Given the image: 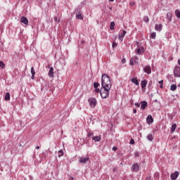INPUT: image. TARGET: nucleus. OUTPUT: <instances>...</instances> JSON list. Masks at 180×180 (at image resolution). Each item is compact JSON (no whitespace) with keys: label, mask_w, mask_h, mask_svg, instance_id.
Wrapping results in <instances>:
<instances>
[{"label":"nucleus","mask_w":180,"mask_h":180,"mask_svg":"<svg viewBox=\"0 0 180 180\" xmlns=\"http://www.w3.org/2000/svg\"><path fill=\"white\" fill-rule=\"evenodd\" d=\"M126 33H127L126 30H122V32L120 36L124 37V36H126Z\"/></svg>","instance_id":"29"},{"label":"nucleus","mask_w":180,"mask_h":180,"mask_svg":"<svg viewBox=\"0 0 180 180\" xmlns=\"http://www.w3.org/2000/svg\"><path fill=\"white\" fill-rule=\"evenodd\" d=\"M63 155H64V153L63 152V150H59L58 157H63Z\"/></svg>","instance_id":"28"},{"label":"nucleus","mask_w":180,"mask_h":180,"mask_svg":"<svg viewBox=\"0 0 180 180\" xmlns=\"http://www.w3.org/2000/svg\"><path fill=\"white\" fill-rule=\"evenodd\" d=\"M141 109L142 110H144V109H146V108H147V101H142L141 103Z\"/></svg>","instance_id":"15"},{"label":"nucleus","mask_w":180,"mask_h":180,"mask_svg":"<svg viewBox=\"0 0 180 180\" xmlns=\"http://www.w3.org/2000/svg\"><path fill=\"white\" fill-rule=\"evenodd\" d=\"M31 79H34V75H36V72L34 71V68L33 67L31 68Z\"/></svg>","instance_id":"17"},{"label":"nucleus","mask_w":180,"mask_h":180,"mask_svg":"<svg viewBox=\"0 0 180 180\" xmlns=\"http://www.w3.org/2000/svg\"><path fill=\"white\" fill-rule=\"evenodd\" d=\"M98 86H99V83H98V82H94V87L95 89H96V88H98Z\"/></svg>","instance_id":"31"},{"label":"nucleus","mask_w":180,"mask_h":180,"mask_svg":"<svg viewBox=\"0 0 180 180\" xmlns=\"http://www.w3.org/2000/svg\"><path fill=\"white\" fill-rule=\"evenodd\" d=\"M112 88V82H110V77L107 74H104L101 77V89L100 95L103 99L109 98V91Z\"/></svg>","instance_id":"1"},{"label":"nucleus","mask_w":180,"mask_h":180,"mask_svg":"<svg viewBox=\"0 0 180 180\" xmlns=\"http://www.w3.org/2000/svg\"><path fill=\"white\" fill-rule=\"evenodd\" d=\"M129 5H131V6H134V2H131Z\"/></svg>","instance_id":"45"},{"label":"nucleus","mask_w":180,"mask_h":180,"mask_svg":"<svg viewBox=\"0 0 180 180\" xmlns=\"http://www.w3.org/2000/svg\"><path fill=\"white\" fill-rule=\"evenodd\" d=\"M134 64H139V58H137V57H134L131 58L130 65H133Z\"/></svg>","instance_id":"7"},{"label":"nucleus","mask_w":180,"mask_h":180,"mask_svg":"<svg viewBox=\"0 0 180 180\" xmlns=\"http://www.w3.org/2000/svg\"><path fill=\"white\" fill-rule=\"evenodd\" d=\"M174 77H176L177 78H180V67L176 66L174 68Z\"/></svg>","instance_id":"2"},{"label":"nucleus","mask_w":180,"mask_h":180,"mask_svg":"<svg viewBox=\"0 0 180 180\" xmlns=\"http://www.w3.org/2000/svg\"><path fill=\"white\" fill-rule=\"evenodd\" d=\"M148 20H149V19H148V16H145V17L143 18V21H145L146 23H148Z\"/></svg>","instance_id":"32"},{"label":"nucleus","mask_w":180,"mask_h":180,"mask_svg":"<svg viewBox=\"0 0 180 180\" xmlns=\"http://www.w3.org/2000/svg\"><path fill=\"white\" fill-rule=\"evenodd\" d=\"M130 144H134V139H131Z\"/></svg>","instance_id":"43"},{"label":"nucleus","mask_w":180,"mask_h":180,"mask_svg":"<svg viewBox=\"0 0 180 180\" xmlns=\"http://www.w3.org/2000/svg\"><path fill=\"white\" fill-rule=\"evenodd\" d=\"M118 39H119V40H120L121 41H123V37H122L121 35H119Z\"/></svg>","instance_id":"40"},{"label":"nucleus","mask_w":180,"mask_h":180,"mask_svg":"<svg viewBox=\"0 0 180 180\" xmlns=\"http://www.w3.org/2000/svg\"><path fill=\"white\" fill-rule=\"evenodd\" d=\"M141 53H144V47L139 46L136 49V54H141Z\"/></svg>","instance_id":"11"},{"label":"nucleus","mask_w":180,"mask_h":180,"mask_svg":"<svg viewBox=\"0 0 180 180\" xmlns=\"http://www.w3.org/2000/svg\"><path fill=\"white\" fill-rule=\"evenodd\" d=\"M110 2H113L115 0H109Z\"/></svg>","instance_id":"48"},{"label":"nucleus","mask_w":180,"mask_h":180,"mask_svg":"<svg viewBox=\"0 0 180 180\" xmlns=\"http://www.w3.org/2000/svg\"><path fill=\"white\" fill-rule=\"evenodd\" d=\"M117 150V148L116 147V146H114L113 148H112V150L113 151H116Z\"/></svg>","instance_id":"44"},{"label":"nucleus","mask_w":180,"mask_h":180,"mask_svg":"<svg viewBox=\"0 0 180 180\" xmlns=\"http://www.w3.org/2000/svg\"><path fill=\"white\" fill-rule=\"evenodd\" d=\"M170 91H176V84H172L170 86Z\"/></svg>","instance_id":"21"},{"label":"nucleus","mask_w":180,"mask_h":180,"mask_svg":"<svg viewBox=\"0 0 180 180\" xmlns=\"http://www.w3.org/2000/svg\"><path fill=\"white\" fill-rule=\"evenodd\" d=\"M49 76L51 77V78H53V77H54V68L53 67H51L50 68V70L49 71Z\"/></svg>","instance_id":"12"},{"label":"nucleus","mask_w":180,"mask_h":180,"mask_svg":"<svg viewBox=\"0 0 180 180\" xmlns=\"http://www.w3.org/2000/svg\"><path fill=\"white\" fill-rule=\"evenodd\" d=\"M131 81H132L133 84H135V85H139V80H137V79L133 78L131 79Z\"/></svg>","instance_id":"27"},{"label":"nucleus","mask_w":180,"mask_h":180,"mask_svg":"<svg viewBox=\"0 0 180 180\" xmlns=\"http://www.w3.org/2000/svg\"><path fill=\"white\" fill-rule=\"evenodd\" d=\"M76 19H80V20H82L83 18H82V14H81V13H78L76 14Z\"/></svg>","instance_id":"22"},{"label":"nucleus","mask_w":180,"mask_h":180,"mask_svg":"<svg viewBox=\"0 0 180 180\" xmlns=\"http://www.w3.org/2000/svg\"><path fill=\"white\" fill-rule=\"evenodd\" d=\"M112 49L117 47V44L116 42H113L112 44Z\"/></svg>","instance_id":"34"},{"label":"nucleus","mask_w":180,"mask_h":180,"mask_svg":"<svg viewBox=\"0 0 180 180\" xmlns=\"http://www.w3.org/2000/svg\"><path fill=\"white\" fill-rule=\"evenodd\" d=\"M179 88H180V83L178 84Z\"/></svg>","instance_id":"49"},{"label":"nucleus","mask_w":180,"mask_h":180,"mask_svg":"<svg viewBox=\"0 0 180 180\" xmlns=\"http://www.w3.org/2000/svg\"><path fill=\"white\" fill-rule=\"evenodd\" d=\"M142 89H146V86H147V80H143L141 82Z\"/></svg>","instance_id":"14"},{"label":"nucleus","mask_w":180,"mask_h":180,"mask_svg":"<svg viewBox=\"0 0 180 180\" xmlns=\"http://www.w3.org/2000/svg\"><path fill=\"white\" fill-rule=\"evenodd\" d=\"M0 67L1 68H5V63L3 61H0Z\"/></svg>","instance_id":"30"},{"label":"nucleus","mask_w":180,"mask_h":180,"mask_svg":"<svg viewBox=\"0 0 180 180\" xmlns=\"http://www.w3.org/2000/svg\"><path fill=\"white\" fill-rule=\"evenodd\" d=\"M143 71L148 75L151 74V66L146 65L143 67Z\"/></svg>","instance_id":"5"},{"label":"nucleus","mask_w":180,"mask_h":180,"mask_svg":"<svg viewBox=\"0 0 180 180\" xmlns=\"http://www.w3.org/2000/svg\"><path fill=\"white\" fill-rule=\"evenodd\" d=\"M176 129V124H173L172 125V128L170 129V132L171 133H174V131H175Z\"/></svg>","instance_id":"18"},{"label":"nucleus","mask_w":180,"mask_h":180,"mask_svg":"<svg viewBox=\"0 0 180 180\" xmlns=\"http://www.w3.org/2000/svg\"><path fill=\"white\" fill-rule=\"evenodd\" d=\"M20 22H21V23H24V25H25L26 26H27V25H29V20H27V18L26 17H22L20 18Z\"/></svg>","instance_id":"9"},{"label":"nucleus","mask_w":180,"mask_h":180,"mask_svg":"<svg viewBox=\"0 0 180 180\" xmlns=\"http://www.w3.org/2000/svg\"><path fill=\"white\" fill-rule=\"evenodd\" d=\"M122 63L123 64H126V59L125 58L122 59Z\"/></svg>","instance_id":"41"},{"label":"nucleus","mask_w":180,"mask_h":180,"mask_svg":"<svg viewBox=\"0 0 180 180\" xmlns=\"http://www.w3.org/2000/svg\"><path fill=\"white\" fill-rule=\"evenodd\" d=\"M146 122L148 124H152L153 122H154V120L153 119V116L148 115L146 118Z\"/></svg>","instance_id":"10"},{"label":"nucleus","mask_w":180,"mask_h":180,"mask_svg":"<svg viewBox=\"0 0 180 180\" xmlns=\"http://www.w3.org/2000/svg\"><path fill=\"white\" fill-rule=\"evenodd\" d=\"M148 180H150V179Z\"/></svg>","instance_id":"51"},{"label":"nucleus","mask_w":180,"mask_h":180,"mask_svg":"<svg viewBox=\"0 0 180 180\" xmlns=\"http://www.w3.org/2000/svg\"><path fill=\"white\" fill-rule=\"evenodd\" d=\"M155 30H157L158 32H161L162 30V25L161 24H156L155 25Z\"/></svg>","instance_id":"13"},{"label":"nucleus","mask_w":180,"mask_h":180,"mask_svg":"<svg viewBox=\"0 0 180 180\" xmlns=\"http://www.w3.org/2000/svg\"><path fill=\"white\" fill-rule=\"evenodd\" d=\"M110 30H115V22H110Z\"/></svg>","instance_id":"26"},{"label":"nucleus","mask_w":180,"mask_h":180,"mask_svg":"<svg viewBox=\"0 0 180 180\" xmlns=\"http://www.w3.org/2000/svg\"><path fill=\"white\" fill-rule=\"evenodd\" d=\"M175 15L178 19H180V11L179 10H176L175 11Z\"/></svg>","instance_id":"25"},{"label":"nucleus","mask_w":180,"mask_h":180,"mask_svg":"<svg viewBox=\"0 0 180 180\" xmlns=\"http://www.w3.org/2000/svg\"><path fill=\"white\" fill-rule=\"evenodd\" d=\"M167 18L168 19V20H172V14H171V13H167Z\"/></svg>","instance_id":"20"},{"label":"nucleus","mask_w":180,"mask_h":180,"mask_svg":"<svg viewBox=\"0 0 180 180\" xmlns=\"http://www.w3.org/2000/svg\"><path fill=\"white\" fill-rule=\"evenodd\" d=\"M155 36H156L155 32H153V33L150 34V37H151L152 39H155Z\"/></svg>","instance_id":"33"},{"label":"nucleus","mask_w":180,"mask_h":180,"mask_svg":"<svg viewBox=\"0 0 180 180\" xmlns=\"http://www.w3.org/2000/svg\"><path fill=\"white\" fill-rule=\"evenodd\" d=\"M133 113H137V110L134 109V110H133Z\"/></svg>","instance_id":"46"},{"label":"nucleus","mask_w":180,"mask_h":180,"mask_svg":"<svg viewBox=\"0 0 180 180\" xmlns=\"http://www.w3.org/2000/svg\"><path fill=\"white\" fill-rule=\"evenodd\" d=\"M162 82H164V81H163V80H160V81L159 82V84H160V88H161V89H162V88H163Z\"/></svg>","instance_id":"35"},{"label":"nucleus","mask_w":180,"mask_h":180,"mask_svg":"<svg viewBox=\"0 0 180 180\" xmlns=\"http://www.w3.org/2000/svg\"><path fill=\"white\" fill-rule=\"evenodd\" d=\"M95 92H96V94H99V92L101 93V89H98V88H96V89H95Z\"/></svg>","instance_id":"36"},{"label":"nucleus","mask_w":180,"mask_h":180,"mask_svg":"<svg viewBox=\"0 0 180 180\" xmlns=\"http://www.w3.org/2000/svg\"><path fill=\"white\" fill-rule=\"evenodd\" d=\"M139 169H140V166H139L138 163H134L132 165V171H133V172H139Z\"/></svg>","instance_id":"8"},{"label":"nucleus","mask_w":180,"mask_h":180,"mask_svg":"<svg viewBox=\"0 0 180 180\" xmlns=\"http://www.w3.org/2000/svg\"><path fill=\"white\" fill-rule=\"evenodd\" d=\"M59 64H60V67L58 68V70H63L64 68V67L65 66V62L64 61V60H63V63H61V62H60Z\"/></svg>","instance_id":"19"},{"label":"nucleus","mask_w":180,"mask_h":180,"mask_svg":"<svg viewBox=\"0 0 180 180\" xmlns=\"http://www.w3.org/2000/svg\"><path fill=\"white\" fill-rule=\"evenodd\" d=\"M91 136H94V133H92V132H89L88 134H87V136H88V137H91Z\"/></svg>","instance_id":"37"},{"label":"nucleus","mask_w":180,"mask_h":180,"mask_svg":"<svg viewBox=\"0 0 180 180\" xmlns=\"http://www.w3.org/2000/svg\"><path fill=\"white\" fill-rule=\"evenodd\" d=\"M87 161H89V156H87L86 158H79V162H80V164H85Z\"/></svg>","instance_id":"4"},{"label":"nucleus","mask_w":180,"mask_h":180,"mask_svg":"<svg viewBox=\"0 0 180 180\" xmlns=\"http://www.w3.org/2000/svg\"><path fill=\"white\" fill-rule=\"evenodd\" d=\"M36 149H37V150H39V149H40V146H37V147H36Z\"/></svg>","instance_id":"47"},{"label":"nucleus","mask_w":180,"mask_h":180,"mask_svg":"<svg viewBox=\"0 0 180 180\" xmlns=\"http://www.w3.org/2000/svg\"><path fill=\"white\" fill-rule=\"evenodd\" d=\"M54 20H55V22H57L58 23L60 22V20L58 19L57 17H55V18H54Z\"/></svg>","instance_id":"39"},{"label":"nucleus","mask_w":180,"mask_h":180,"mask_svg":"<svg viewBox=\"0 0 180 180\" xmlns=\"http://www.w3.org/2000/svg\"><path fill=\"white\" fill-rule=\"evenodd\" d=\"M147 139L149 141H153V140L154 139V137L153 136L152 134H148L147 136Z\"/></svg>","instance_id":"24"},{"label":"nucleus","mask_w":180,"mask_h":180,"mask_svg":"<svg viewBox=\"0 0 180 180\" xmlns=\"http://www.w3.org/2000/svg\"><path fill=\"white\" fill-rule=\"evenodd\" d=\"M56 65H58V63H56Z\"/></svg>","instance_id":"50"},{"label":"nucleus","mask_w":180,"mask_h":180,"mask_svg":"<svg viewBox=\"0 0 180 180\" xmlns=\"http://www.w3.org/2000/svg\"><path fill=\"white\" fill-rule=\"evenodd\" d=\"M179 176V172H175L174 173H172L170 175V178L172 180H175Z\"/></svg>","instance_id":"6"},{"label":"nucleus","mask_w":180,"mask_h":180,"mask_svg":"<svg viewBox=\"0 0 180 180\" xmlns=\"http://www.w3.org/2000/svg\"><path fill=\"white\" fill-rule=\"evenodd\" d=\"M89 103L91 108H95V106H96V99L94 98H89Z\"/></svg>","instance_id":"3"},{"label":"nucleus","mask_w":180,"mask_h":180,"mask_svg":"<svg viewBox=\"0 0 180 180\" xmlns=\"http://www.w3.org/2000/svg\"><path fill=\"white\" fill-rule=\"evenodd\" d=\"M134 155H135V157H139L140 153H139V152H135Z\"/></svg>","instance_id":"38"},{"label":"nucleus","mask_w":180,"mask_h":180,"mask_svg":"<svg viewBox=\"0 0 180 180\" xmlns=\"http://www.w3.org/2000/svg\"><path fill=\"white\" fill-rule=\"evenodd\" d=\"M11 99V94L9 93H6L5 95V101H9Z\"/></svg>","instance_id":"23"},{"label":"nucleus","mask_w":180,"mask_h":180,"mask_svg":"<svg viewBox=\"0 0 180 180\" xmlns=\"http://www.w3.org/2000/svg\"><path fill=\"white\" fill-rule=\"evenodd\" d=\"M135 106H136V108H140V103H135Z\"/></svg>","instance_id":"42"},{"label":"nucleus","mask_w":180,"mask_h":180,"mask_svg":"<svg viewBox=\"0 0 180 180\" xmlns=\"http://www.w3.org/2000/svg\"><path fill=\"white\" fill-rule=\"evenodd\" d=\"M101 136L92 137V140H94V141H95V143H98V141H101Z\"/></svg>","instance_id":"16"},{"label":"nucleus","mask_w":180,"mask_h":180,"mask_svg":"<svg viewBox=\"0 0 180 180\" xmlns=\"http://www.w3.org/2000/svg\"><path fill=\"white\" fill-rule=\"evenodd\" d=\"M148 180H150V179Z\"/></svg>","instance_id":"52"}]
</instances>
